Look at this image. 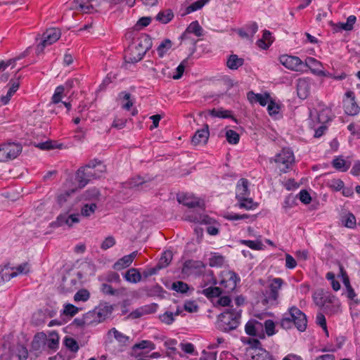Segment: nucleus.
Returning a JSON list of instances; mask_svg holds the SVG:
<instances>
[{
    "label": "nucleus",
    "instance_id": "1",
    "mask_svg": "<svg viewBox=\"0 0 360 360\" xmlns=\"http://www.w3.org/2000/svg\"><path fill=\"white\" fill-rule=\"evenodd\" d=\"M105 172L106 167L103 162L98 159H94L77 169L75 179L79 187L84 188L91 179L100 178Z\"/></svg>",
    "mask_w": 360,
    "mask_h": 360
},
{
    "label": "nucleus",
    "instance_id": "2",
    "mask_svg": "<svg viewBox=\"0 0 360 360\" xmlns=\"http://www.w3.org/2000/svg\"><path fill=\"white\" fill-rule=\"evenodd\" d=\"M153 42L147 34H141L134 39L125 51L124 58L127 63H136L141 60L146 52L152 47Z\"/></svg>",
    "mask_w": 360,
    "mask_h": 360
},
{
    "label": "nucleus",
    "instance_id": "3",
    "mask_svg": "<svg viewBox=\"0 0 360 360\" xmlns=\"http://www.w3.org/2000/svg\"><path fill=\"white\" fill-rule=\"evenodd\" d=\"M241 309H227L221 313L218 317V328L223 332L235 330L240 324Z\"/></svg>",
    "mask_w": 360,
    "mask_h": 360
},
{
    "label": "nucleus",
    "instance_id": "4",
    "mask_svg": "<svg viewBox=\"0 0 360 360\" xmlns=\"http://www.w3.org/2000/svg\"><path fill=\"white\" fill-rule=\"evenodd\" d=\"M284 281L281 278H273L268 286L262 292L264 298L262 300L263 305H276L278 304L279 290Z\"/></svg>",
    "mask_w": 360,
    "mask_h": 360
},
{
    "label": "nucleus",
    "instance_id": "5",
    "mask_svg": "<svg viewBox=\"0 0 360 360\" xmlns=\"http://www.w3.org/2000/svg\"><path fill=\"white\" fill-rule=\"evenodd\" d=\"M240 281L239 276L234 271H223L220 274V281H218V284L224 293L229 294L236 289L237 283Z\"/></svg>",
    "mask_w": 360,
    "mask_h": 360
},
{
    "label": "nucleus",
    "instance_id": "6",
    "mask_svg": "<svg viewBox=\"0 0 360 360\" xmlns=\"http://www.w3.org/2000/svg\"><path fill=\"white\" fill-rule=\"evenodd\" d=\"M61 32L58 28L53 27L46 30L42 35V40L36 48L37 55L43 53L46 46L56 42L60 37Z\"/></svg>",
    "mask_w": 360,
    "mask_h": 360
},
{
    "label": "nucleus",
    "instance_id": "7",
    "mask_svg": "<svg viewBox=\"0 0 360 360\" xmlns=\"http://www.w3.org/2000/svg\"><path fill=\"white\" fill-rule=\"evenodd\" d=\"M94 1L97 0H73L70 9L88 14L100 12V5L94 4Z\"/></svg>",
    "mask_w": 360,
    "mask_h": 360
},
{
    "label": "nucleus",
    "instance_id": "8",
    "mask_svg": "<svg viewBox=\"0 0 360 360\" xmlns=\"http://www.w3.org/2000/svg\"><path fill=\"white\" fill-rule=\"evenodd\" d=\"M274 162L277 164L283 165L284 167L281 168V172L287 173L292 164L295 162V157L292 151L288 148H283L274 158Z\"/></svg>",
    "mask_w": 360,
    "mask_h": 360
},
{
    "label": "nucleus",
    "instance_id": "9",
    "mask_svg": "<svg viewBox=\"0 0 360 360\" xmlns=\"http://www.w3.org/2000/svg\"><path fill=\"white\" fill-rule=\"evenodd\" d=\"M345 96L347 98L343 100L345 112L350 116L356 115L360 111V107L356 103L354 93L352 91H347Z\"/></svg>",
    "mask_w": 360,
    "mask_h": 360
},
{
    "label": "nucleus",
    "instance_id": "10",
    "mask_svg": "<svg viewBox=\"0 0 360 360\" xmlns=\"http://www.w3.org/2000/svg\"><path fill=\"white\" fill-rule=\"evenodd\" d=\"M189 217L190 220L193 222L208 225L206 231L210 235L216 236L219 233V227L213 225V224L216 223L215 220L210 217L208 215L200 214L198 216H190Z\"/></svg>",
    "mask_w": 360,
    "mask_h": 360
},
{
    "label": "nucleus",
    "instance_id": "11",
    "mask_svg": "<svg viewBox=\"0 0 360 360\" xmlns=\"http://www.w3.org/2000/svg\"><path fill=\"white\" fill-rule=\"evenodd\" d=\"M279 61L286 68L293 71H302L304 67V63L297 56L283 55L280 56Z\"/></svg>",
    "mask_w": 360,
    "mask_h": 360
},
{
    "label": "nucleus",
    "instance_id": "12",
    "mask_svg": "<svg viewBox=\"0 0 360 360\" xmlns=\"http://www.w3.org/2000/svg\"><path fill=\"white\" fill-rule=\"evenodd\" d=\"M293 317V324L300 332H304L307 329V319L306 314L295 306L290 307Z\"/></svg>",
    "mask_w": 360,
    "mask_h": 360
},
{
    "label": "nucleus",
    "instance_id": "13",
    "mask_svg": "<svg viewBox=\"0 0 360 360\" xmlns=\"http://www.w3.org/2000/svg\"><path fill=\"white\" fill-rule=\"evenodd\" d=\"M177 201L188 207V208H194L196 207H202L204 203L198 198L187 193L178 194L176 196Z\"/></svg>",
    "mask_w": 360,
    "mask_h": 360
},
{
    "label": "nucleus",
    "instance_id": "14",
    "mask_svg": "<svg viewBox=\"0 0 360 360\" xmlns=\"http://www.w3.org/2000/svg\"><path fill=\"white\" fill-rule=\"evenodd\" d=\"M95 315H96L97 323H101L105 321L108 316H110L112 312V305L108 302L101 303L98 307L94 309Z\"/></svg>",
    "mask_w": 360,
    "mask_h": 360
},
{
    "label": "nucleus",
    "instance_id": "15",
    "mask_svg": "<svg viewBox=\"0 0 360 360\" xmlns=\"http://www.w3.org/2000/svg\"><path fill=\"white\" fill-rule=\"evenodd\" d=\"M153 180V178L148 175L146 176H136L125 182L124 186L129 188H136L141 186H143L144 188H148V184Z\"/></svg>",
    "mask_w": 360,
    "mask_h": 360
},
{
    "label": "nucleus",
    "instance_id": "16",
    "mask_svg": "<svg viewBox=\"0 0 360 360\" xmlns=\"http://www.w3.org/2000/svg\"><path fill=\"white\" fill-rule=\"evenodd\" d=\"M210 136L209 125L205 124L203 128L198 129L192 137L191 143L193 146L205 145L207 143Z\"/></svg>",
    "mask_w": 360,
    "mask_h": 360
},
{
    "label": "nucleus",
    "instance_id": "17",
    "mask_svg": "<svg viewBox=\"0 0 360 360\" xmlns=\"http://www.w3.org/2000/svg\"><path fill=\"white\" fill-rule=\"evenodd\" d=\"M22 145L18 143L8 142L3 144V150H4L7 161L17 158L22 152Z\"/></svg>",
    "mask_w": 360,
    "mask_h": 360
},
{
    "label": "nucleus",
    "instance_id": "18",
    "mask_svg": "<svg viewBox=\"0 0 360 360\" xmlns=\"http://www.w3.org/2000/svg\"><path fill=\"white\" fill-rule=\"evenodd\" d=\"M263 330V325L262 323L255 319L249 320L245 326V331L250 336H259L261 338H264V335H258L259 331Z\"/></svg>",
    "mask_w": 360,
    "mask_h": 360
},
{
    "label": "nucleus",
    "instance_id": "19",
    "mask_svg": "<svg viewBox=\"0 0 360 360\" xmlns=\"http://www.w3.org/2000/svg\"><path fill=\"white\" fill-rule=\"evenodd\" d=\"M310 83L306 78L299 79L297 84V96L301 99H305L310 94Z\"/></svg>",
    "mask_w": 360,
    "mask_h": 360
},
{
    "label": "nucleus",
    "instance_id": "20",
    "mask_svg": "<svg viewBox=\"0 0 360 360\" xmlns=\"http://www.w3.org/2000/svg\"><path fill=\"white\" fill-rule=\"evenodd\" d=\"M194 34L196 37H201L203 34V29L200 25L198 21H193L186 29L184 32L180 36L179 39H186L188 35Z\"/></svg>",
    "mask_w": 360,
    "mask_h": 360
},
{
    "label": "nucleus",
    "instance_id": "21",
    "mask_svg": "<svg viewBox=\"0 0 360 360\" xmlns=\"http://www.w3.org/2000/svg\"><path fill=\"white\" fill-rule=\"evenodd\" d=\"M248 184L249 182L246 179L242 178L238 181L236 189V198L237 200L249 195Z\"/></svg>",
    "mask_w": 360,
    "mask_h": 360
},
{
    "label": "nucleus",
    "instance_id": "22",
    "mask_svg": "<svg viewBox=\"0 0 360 360\" xmlns=\"http://www.w3.org/2000/svg\"><path fill=\"white\" fill-rule=\"evenodd\" d=\"M248 98L251 103H259L260 105L265 106L267 104L269 99H270V96L267 93L261 94L250 91L248 94Z\"/></svg>",
    "mask_w": 360,
    "mask_h": 360
},
{
    "label": "nucleus",
    "instance_id": "23",
    "mask_svg": "<svg viewBox=\"0 0 360 360\" xmlns=\"http://www.w3.org/2000/svg\"><path fill=\"white\" fill-rule=\"evenodd\" d=\"M205 268V264L199 260L188 259L186 260L183 264L182 271L184 273H188L190 270L195 269L201 271Z\"/></svg>",
    "mask_w": 360,
    "mask_h": 360
},
{
    "label": "nucleus",
    "instance_id": "24",
    "mask_svg": "<svg viewBox=\"0 0 360 360\" xmlns=\"http://www.w3.org/2000/svg\"><path fill=\"white\" fill-rule=\"evenodd\" d=\"M43 341H45L44 344L49 349L56 350L59 346V335L56 331H51L49 333V337L46 336V339Z\"/></svg>",
    "mask_w": 360,
    "mask_h": 360
},
{
    "label": "nucleus",
    "instance_id": "25",
    "mask_svg": "<svg viewBox=\"0 0 360 360\" xmlns=\"http://www.w3.org/2000/svg\"><path fill=\"white\" fill-rule=\"evenodd\" d=\"M209 114L214 117L231 118L236 122H238L236 118L232 115V112L229 110H224L222 108L219 109L213 108L209 111Z\"/></svg>",
    "mask_w": 360,
    "mask_h": 360
},
{
    "label": "nucleus",
    "instance_id": "26",
    "mask_svg": "<svg viewBox=\"0 0 360 360\" xmlns=\"http://www.w3.org/2000/svg\"><path fill=\"white\" fill-rule=\"evenodd\" d=\"M244 64V59L239 58L237 55L231 54L226 61L227 67L233 70L238 69Z\"/></svg>",
    "mask_w": 360,
    "mask_h": 360
},
{
    "label": "nucleus",
    "instance_id": "27",
    "mask_svg": "<svg viewBox=\"0 0 360 360\" xmlns=\"http://www.w3.org/2000/svg\"><path fill=\"white\" fill-rule=\"evenodd\" d=\"M222 293H224V292L221 287H217L215 285L205 288L201 291V294L204 295L208 299L219 297Z\"/></svg>",
    "mask_w": 360,
    "mask_h": 360
},
{
    "label": "nucleus",
    "instance_id": "28",
    "mask_svg": "<svg viewBox=\"0 0 360 360\" xmlns=\"http://www.w3.org/2000/svg\"><path fill=\"white\" fill-rule=\"evenodd\" d=\"M174 18V13L171 9H166L159 12L155 16V20L162 24L169 22Z\"/></svg>",
    "mask_w": 360,
    "mask_h": 360
},
{
    "label": "nucleus",
    "instance_id": "29",
    "mask_svg": "<svg viewBox=\"0 0 360 360\" xmlns=\"http://www.w3.org/2000/svg\"><path fill=\"white\" fill-rule=\"evenodd\" d=\"M124 278L129 283H136L141 281V274L138 269L131 268L126 272L124 274Z\"/></svg>",
    "mask_w": 360,
    "mask_h": 360
},
{
    "label": "nucleus",
    "instance_id": "30",
    "mask_svg": "<svg viewBox=\"0 0 360 360\" xmlns=\"http://www.w3.org/2000/svg\"><path fill=\"white\" fill-rule=\"evenodd\" d=\"M238 202L236 206L241 209H245L247 210H254L257 207V203L254 202L252 198L245 197L238 200Z\"/></svg>",
    "mask_w": 360,
    "mask_h": 360
},
{
    "label": "nucleus",
    "instance_id": "31",
    "mask_svg": "<svg viewBox=\"0 0 360 360\" xmlns=\"http://www.w3.org/2000/svg\"><path fill=\"white\" fill-rule=\"evenodd\" d=\"M333 167L338 171L347 172L349 168V163L347 164L346 161L341 157H336L332 162Z\"/></svg>",
    "mask_w": 360,
    "mask_h": 360
},
{
    "label": "nucleus",
    "instance_id": "32",
    "mask_svg": "<svg viewBox=\"0 0 360 360\" xmlns=\"http://www.w3.org/2000/svg\"><path fill=\"white\" fill-rule=\"evenodd\" d=\"M172 259V252L170 250L165 251L160 258L157 265L160 269L167 267Z\"/></svg>",
    "mask_w": 360,
    "mask_h": 360
},
{
    "label": "nucleus",
    "instance_id": "33",
    "mask_svg": "<svg viewBox=\"0 0 360 360\" xmlns=\"http://www.w3.org/2000/svg\"><path fill=\"white\" fill-rule=\"evenodd\" d=\"M281 327L285 330L292 328L293 325V317L292 316V311L288 309V312L285 313L283 317L280 321Z\"/></svg>",
    "mask_w": 360,
    "mask_h": 360
},
{
    "label": "nucleus",
    "instance_id": "34",
    "mask_svg": "<svg viewBox=\"0 0 360 360\" xmlns=\"http://www.w3.org/2000/svg\"><path fill=\"white\" fill-rule=\"evenodd\" d=\"M172 46V41L169 39H165L158 46L157 52L160 58L164 57L165 53Z\"/></svg>",
    "mask_w": 360,
    "mask_h": 360
},
{
    "label": "nucleus",
    "instance_id": "35",
    "mask_svg": "<svg viewBox=\"0 0 360 360\" xmlns=\"http://www.w3.org/2000/svg\"><path fill=\"white\" fill-rule=\"evenodd\" d=\"M253 360H276L273 355L265 349H259L258 352L252 353Z\"/></svg>",
    "mask_w": 360,
    "mask_h": 360
},
{
    "label": "nucleus",
    "instance_id": "36",
    "mask_svg": "<svg viewBox=\"0 0 360 360\" xmlns=\"http://www.w3.org/2000/svg\"><path fill=\"white\" fill-rule=\"evenodd\" d=\"M341 221L342 224L347 228L354 229L356 227V217L351 212H349L345 216H342Z\"/></svg>",
    "mask_w": 360,
    "mask_h": 360
},
{
    "label": "nucleus",
    "instance_id": "37",
    "mask_svg": "<svg viewBox=\"0 0 360 360\" xmlns=\"http://www.w3.org/2000/svg\"><path fill=\"white\" fill-rule=\"evenodd\" d=\"M241 341L245 344L249 345L250 348L254 350V352H258L259 349H263L260 341L257 339L251 338H242Z\"/></svg>",
    "mask_w": 360,
    "mask_h": 360
},
{
    "label": "nucleus",
    "instance_id": "38",
    "mask_svg": "<svg viewBox=\"0 0 360 360\" xmlns=\"http://www.w3.org/2000/svg\"><path fill=\"white\" fill-rule=\"evenodd\" d=\"M172 289L177 292L186 293L189 289V285L183 281H174L172 284Z\"/></svg>",
    "mask_w": 360,
    "mask_h": 360
},
{
    "label": "nucleus",
    "instance_id": "39",
    "mask_svg": "<svg viewBox=\"0 0 360 360\" xmlns=\"http://www.w3.org/2000/svg\"><path fill=\"white\" fill-rule=\"evenodd\" d=\"M132 262L129 260L127 255H124L122 258L119 259L114 264L113 269L117 271H120L124 268H127L131 265Z\"/></svg>",
    "mask_w": 360,
    "mask_h": 360
},
{
    "label": "nucleus",
    "instance_id": "40",
    "mask_svg": "<svg viewBox=\"0 0 360 360\" xmlns=\"http://www.w3.org/2000/svg\"><path fill=\"white\" fill-rule=\"evenodd\" d=\"M63 342L65 346L72 352H77L79 349L77 342L71 337L66 336Z\"/></svg>",
    "mask_w": 360,
    "mask_h": 360
},
{
    "label": "nucleus",
    "instance_id": "41",
    "mask_svg": "<svg viewBox=\"0 0 360 360\" xmlns=\"http://www.w3.org/2000/svg\"><path fill=\"white\" fill-rule=\"evenodd\" d=\"M99 196L100 192L96 188H89L83 194L84 199L86 200H97Z\"/></svg>",
    "mask_w": 360,
    "mask_h": 360
},
{
    "label": "nucleus",
    "instance_id": "42",
    "mask_svg": "<svg viewBox=\"0 0 360 360\" xmlns=\"http://www.w3.org/2000/svg\"><path fill=\"white\" fill-rule=\"evenodd\" d=\"M240 243L248 246V248L255 250H262L264 245L261 241H255L250 240H240Z\"/></svg>",
    "mask_w": 360,
    "mask_h": 360
},
{
    "label": "nucleus",
    "instance_id": "43",
    "mask_svg": "<svg viewBox=\"0 0 360 360\" xmlns=\"http://www.w3.org/2000/svg\"><path fill=\"white\" fill-rule=\"evenodd\" d=\"M44 339H46V334L44 333H37L34 337L33 341L32 342V349L36 351L39 350L41 348L40 341H42Z\"/></svg>",
    "mask_w": 360,
    "mask_h": 360
},
{
    "label": "nucleus",
    "instance_id": "44",
    "mask_svg": "<svg viewBox=\"0 0 360 360\" xmlns=\"http://www.w3.org/2000/svg\"><path fill=\"white\" fill-rule=\"evenodd\" d=\"M226 138L230 144H237L240 140L238 133L232 129H229L226 131Z\"/></svg>",
    "mask_w": 360,
    "mask_h": 360
},
{
    "label": "nucleus",
    "instance_id": "45",
    "mask_svg": "<svg viewBox=\"0 0 360 360\" xmlns=\"http://www.w3.org/2000/svg\"><path fill=\"white\" fill-rule=\"evenodd\" d=\"M97 205L93 202L91 204H85L81 209V214L84 217H89L94 213Z\"/></svg>",
    "mask_w": 360,
    "mask_h": 360
},
{
    "label": "nucleus",
    "instance_id": "46",
    "mask_svg": "<svg viewBox=\"0 0 360 360\" xmlns=\"http://www.w3.org/2000/svg\"><path fill=\"white\" fill-rule=\"evenodd\" d=\"M90 297L89 292L86 289H82L78 290L74 295V300L75 302H86Z\"/></svg>",
    "mask_w": 360,
    "mask_h": 360
},
{
    "label": "nucleus",
    "instance_id": "47",
    "mask_svg": "<svg viewBox=\"0 0 360 360\" xmlns=\"http://www.w3.org/2000/svg\"><path fill=\"white\" fill-rule=\"evenodd\" d=\"M64 224H66L68 226L69 221H68V216L67 214H60L57 217L56 220L55 221H53L51 224V226L53 228L55 227H59L61 226H63Z\"/></svg>",
    "mask_w": 360,
    "mask_h": 360
},
{
    "label": "nucleus",
    "instance_id": "48",
    "mask_svg": "<svg viewBox=\"0 0 360 360\" xmlns=\"http://www.w3.org/2000/svg\"><path fill=\"white\" fill-rule=\"evenodd\" d=\"M224 263V257L222 255H215L209 259V265L212 267H220Z\"/></svg>",
    "mask_w": 360,
    "mask_h": 360
},
{
    "label": "nucleus",
    "instance_id": "49",
    "mask_svg": "<svg viewBox=\"0 0 360 360\" xmlns=\"http://www.w3.org/2000/svg\"><path fill=\"white\" fill-rule=\"evenodd\" d=\"M119 98L120 99L126 100L127 103L122 105V108L125 110H129L133 105V101L130 100L131 94L127 91H122L119 94Z\"/></svg>",
    "mask_w": 360,
    "mask_h": 360
},
{
    "label": "nucleus",
    "instance_id": "50",
    "mask_svg": "<svg viewBox=\"0 0 360 360\" xmlns=\"http://www.w3.org/2000/svg\"><path fill=\"white\" fill-rule=\"evenodd\" d=\"M176 344L177 341L174 339H169L165 342V346L168 350H169L167 353L168 356H171L172 355L177 353L176 348L174 347Z\"/></svg>",
    "mask_w": 360,
    "mask_h": 360
},
{
    "label": "nucleus",
    "instance_id": "51",
    "mask_svg": "<svg viewBox=\"0 0 360 360\" xmlns=\"http://www.w3.org/2000/svg\"><path fill=\"white\" fill-rule=\"evenodd\" d=\"M83 317L85 320L86 326L95 325L98 323L96 315H95L94 310L88 311L83 316Z\"/></svg>",
    "mask_w": 360,
    "mask_h": 360
},
{
    "label": "nucleus",
    "instance_id": "52",
    "mask_svg": "<svg viewBox=\"0 0 360 360\" xmlns=\"http://www.w3.org/2000/svg\"><path fill=\"white\" fill-rule=\"evenodd\" d=\"M152 18L150 17H141L136 22L135 25L134 26V29L136 30H139L146 26H148L151 22Z\"/></svg>",
    "mask_w": 360,
    "mask_h": 360
},
{
    "label": "nucleus",
    "instance_id": "53",
    "mask_svg": "<svg viewBox=\"0 0 360 360\" xmlns=\"http://www.w3.org/2000/svg\"><path fill=\"white\" fill-rule=\"evenodd\" d=\"M110 332H112L115 340L122 344H126L129 341V338L128 336L118 331L115 328H112Z\"/></svg>",
    "mask_w": 360,
    "mask_h": 360
},
{
    "label": "nucleus",
    "instance_id": "54",
    "mask_svg": "<svg viewBox=\"0 0 360 360\" xmlns=\"http://www.w3.org/2000/svg\"><path fill=\"white\" fill-rule=\"evenodd\" d=\"M187 62H188V58H186L178 65V67L176 69V73L175 75H172V78L174 79H179L182 77V75L184 72Z\"/></svg>",
    "mask_w": 360,
    "mask_h": 360
},
{
    "label": "nucleus",
    "instance_id": "55",
    "mask_svg": "<svg viewBox=\"0 0 360 360\" xmlns=\"http://www.w3.org/2000/svg\"><path fill=\"white\" fill-rule=\"evenodd\" d=\"M116 243L115 239L113 236H109L105 238V240L102 242L101 245V248L103 250H106L112 246H114Z\"/></svg>",
    "mask_w": 360,
    "mask_h": 360
},
{
    "label": "nucleus",
    "instance_id": "56",
    "mask_svg": "<svg viewBox=\"0 0 360 360\" xmlns=\"http://www.w3.org/2000/svg\"><path fill=\"white\" fill-rule=\"evenodd\" d=\"M159 319L162 323L167 325H170L174 321V314L170 311H166L160 315Z\"/></svg>",
    "mask_w": 360,
    "mask_h": 360
},
{
    "label": "nucleus",
    "instance_id": "57",
    "mask_svg": "<svg viewBox=\"0 0 360 360\" xmlns=\"http://www.w3.org/2000/svg\"><path fill=\"white\" fill-rule=\"evenodd\" d=\"M264 326L265 328V332L268 336H272L276 333L275 323L272 320L268 319L265 321Z\"/></svg>",
    "mask_w": 360,
    "mask_h": 360
},
{
    "label": "nucleus",
    "instance_id": "58",
    "mask_svg": "<svg viewBox=\"0 0 360 360\" xmlns=\"http://www.w3.org/2000/svg\"><path fill=\"white\" fill-rule=\"evenodd\" d=\"M65 91V87L62 85L56 87L55 92L52 96V103H58L61 101L62 94Z\"/></svg>",
    "mask_w": 360,
    "mask_h": 360
},
{
    "label": "nucleus",
    "instance_id": "59",
    "mask_svg": "<svg viewBox=\"0 0 360 360\" xmlns=\"http://www.w3.org/2000/svg\"><path fill=\"white\" fill-rule=\"evenodd\" d=\"M153 72H160V75H158L159 77H167L168 79L172 78V75H171L170 72L169 71V68L167 66L162 67H158L153 68Z\"/></svg>",
    "mask_w": 360,
    "mask_h": 360
},
{
    "label": "nucleus",
    "instance_id": "60",
    "mask_svg": "<svg viewBox=\"0 0 360 360\" xmlns=\"http://www.w3.org/2000/svg\"><path fill=\"white\" fill-rule=\"evenodd\" d=\"M79 311V308L72 304L65 305L63 314L65 315L73 316Z\"/></svg>",
    "mask_w": 360,
    "mask_h": 360
},
{
    "label": "nucleus",
    "instance_id": "61",
    "mask_svg": "<svg viewBox=\"0 0 360 360\" xmlns=\"http://www.w3.org/2000/svg\"><path fill=\"white\" fill-rule=\"evenodd\" d=\"M158 304L155 303H151L149 304L143 305L141 307V311L143 315L150 314L155 313L158 309Z\"/></svg>",
    "mask_w": 360,
    "mask_h": 360
},
{
    "label": "nucleus",
    "instance_id": "62",
    "mask_svg": "<svg viewBox=\"0 0 360 360\" xmlns=\"http://www.w3.org/2000/svg\"><path fill=\"white\" fill-rule=\"evenodd\" d=\"M16 271H13V274H16V276L19 274H27L30 271V265L27 262L20 264L15 268Z\"/></svg>",
    "mask_w": 360,
    "mask_h": 360
},
{
    "label": "nucleus",
    "instance_id": "63",
    "mask_svg": "<svg viewBox=\"0 0 360 360\" xmlns=\"http://www.w3.org/2000/svg\"><path fill=\"white\" fill-rule=\"evenodd\" d=\"M300 200L305 204H309L311 201V197L307 190H301L299 193Z\"/></svg>",
    "mask_w": 360,
    "mask_h": 360
},
{
    "label": "nucleus",
    "instance_id": "64",
    "mask_svg": "<svg viewBox=\"0 0 360 360\" xmlns=\"http://www.w3.org/2000/svg\"><path fill=\"white\" fill-rule=\"evenodd\" d=\"M184 309L190 313L196 312L198 310V306L195 301H186L184 306Z\"/></svg>",
    "mask_w": 360,
    "mask_h": 360
}]
</instances>
